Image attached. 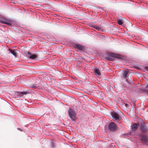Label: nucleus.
<instances>
[{
  "label": "nucleus",
  "mask_w": 148,
  "mask_h": 148,
  "mask_svg": "<svg viewBox=\"0 0 148 148\" xmlns=\"http://www.w3.org/2000/svg\"><path fill=\"white\" fill-rule=\"evenodd\" d=\"M32 87L33 88H36V87L35 86H32Z\"/></svg>",
  "instance_id": "19"
},
{
  "label": "nucleus",
  "mask_w": 148,
  "mask_h": 148,
  "mask_svg": "<svg viewBox=\"0 0 148 148\" xmlns=\"http://www.w3.org/2000/svg\"><path fill=\"white\" fill-rule=\"evenodd\" d=\"M117 23L119 25H122L123 22L122 20L119 19L117 20Z\"/></svg>",
  "instance_id": "16"
},
{
  "label": "nucleus",
  "mask_w": 148,
  "mask_h": 148,
  "mask_svg": "<svg viewBox=\"0 0 148 148\" xmlns=\"http://www.w3.org/2000/svg\"><path fill=\"white\" fill-rule=\"evenodd\" d=\"M75 47L77 49L82 50L84 49V47L83 46L80 44H75Z\"/></svg>",
  "instance_id": "11"
},
{
  "label": "nucleus",
  "mask_w": 148,
  "mask_h": 148,
  "mask_svg": "<svg viewBox=\"0 0 148 148\" xmlns=\"http://www.w3.org/2000/svg\"><path fill=\"white\" fill-rule=\"evenodd\" d=\"M27 93V91L16 92L14 93V96L15 98H18L22 97L23 95H26Z\"/></svg>",
  "instance_id": "3"
},
{
  "label": "nucleus",
  "mask_w": 148,
  "mask_h": 148,
  "mask_svg": "<svg viewBox=\"0 0 148 148\" xmlns=\"http://www.w3.org/2000/svg\"><path fill=\"white\" fill-rule=\"evenodd\" d=\"M147 125H148V124H142L140 126V129L141 131H148V128Z\"/></svg>",
  "instance_id": "7"
},
{
  "label": "nucleus",
  "mask_w": 148,
  "mask_h": 148,
  "mask_svg": "<svg viewBox=\"0 0 148 148\" xmlns=\"http://www.w3.org/2000/svg\"><path fill=\"white\" fill-rule=\"evenodd\" d=\"M37 56L35 54L31 55L29 57V58L30 59H35L37 58Z\"/></svg>",
  "instance_id": "14"
},
{
  "label": "nucleus",
  "mask_w": 148,
  "mask_h": 148,
  "mask_svg": "<svg viewBox=\"0 0 148 148\" xmlns=\"http://www.w3.org/2000/svg\"><path fill=\"white\" fill-rule=\"evenodd\" d=\"M91 26L92 27H93L99 31L101 29V28L100 27L95 25H92Z\"/></svg>",
  "instance_id": "15"
},
{
  "label": "nucleus",
  "mask_w": 148,
  "mask_h": 148,
  "mask_svg": "<svg viewBox=\"0 0 148 148\" xmlns=\"http://www.w3.org/2000/svg\"><path fill=\"white\" fill-rule=\"evenodd\" d=\"M125 105H126V106H127V105H128V104H125Z\"/></svg>",
  "instance_id": "20"
},
{
  "label": "nucleus",
  "mask_w": 148,
  "mask_h": 148,
  "mask_svg": "<svg viewBox=\"0 0 148 148\" xmlns=\"http://www.w3.org/2000/svg\"><path fill=\"white\" fill-rule=\"evenodd\" d=\"M129 72L128 71H125L123 74V78L125 79H126L127 77V74Z\"/></svg>",
  "instance_id": "13"
},
{
  "label": "nucleus",
  "mask_w": 148,
  "mask_h": 148,
  "mask_svg": "<svg viewBox=\"0 0 148 148\" xmlns=\"http://www.w3.org/2000/svg\"><path fill=\"white\" fill-rule=\"evenodd\" d=\"M12 22V21L9 19H1L0 20V23L8 25H10Z\"/></svg>",
  "instance_id": "4"
},
{
  "label": "nucleus",
  "mask_w": 148,
  "mask_h": 148,
  "mask_svg": "<svg viewBox=\"0 0 148 148\" xmlns=\"http://www.w3.org/2000/svg\"><path fill=\"white\" fill-rule=\"evenodd\" d=\"M94 71L95 74L96 75L99 76L101 75L100 71L97 68H95Z\"/></svg>",
  "instance_id": "9"
},
{
  "label": "nucleus",
  "mask_w": 148,
  "mask_h": 148,
  "mask_svg": "<svg viewBox=\"0 0 148 148\" xmlns=\"http://www.w3.org/2000/svg\"><path fill=\"white\" fill-rule=\"evenodd\" d=\"M116 127V126L114 122H111L109 125V129L111 131H113L115 130Z\"/></svg>",
  "instance_id": "5"
},
{
  "label": "nucleus",
  "mask_w": 148,
  "mask_h": 148,
  "mask_svg": "<svg viewBox=\"0 0 148 148\" xmlns=\"http://www.w3.org/2000/svg\"><path fill=\"white\" fill-rule=\"evenodd\" d=\"M111 115L114 121L119 119L120 116L117 113L115 112H113L112 113Z\"/></svg>",
  "instance_id": "6"
},
{
  "label": "nucleus",
  "mask_w": 148,
  "mask_h": 148,
  "mask_svg": "<svg viewBox=\"0 0 148 148\" xmlns=\"http://www.w3.org/2000/svg\"><path fill=\"white\" fill-rule=\"evenodd\" d=\"M142 142L146 145H148V137L145 135H140L139 136Z\"/></svg>",
  "instance_id": "2"
},
{
  "label": "nucleus",
  "mask_w": 148,
  "mask_h": 148,
  "mask_svg": "<svg viewBox=\"0 0 148 148\" xmlns=\"http://www.w3.org/2000/svg\"><path fill=\"white\" fill-rule=\"evenodd\" d=\"M145 69L147 72H148V66L145 67Z\"/></svg>",
  "instance_id": "17"
},
{
  "label": "nucleus",
  "mask_w": 148,
  "mask_h": 148,
  "mask_svg": "<svg viewBox=\"0 0 148 148\" xmlns=\"http://www.w3.org/2000/svg\"><path fill=\"white\" fill-rule=\"evenodd\" d=\"M9 51H10V52H9L8 53H11L15 57H17V53L16 52V51H18L16 49H14L13 50H12L10 49H9Z\"/></svg>",
  "instance_id": "8"
},
{
  "label": "nucleus",
  "mask_w": 148,
  "mask_h": 148,
  "mask_svg": "<svg viewBox=\"0 0 148 148\" xmlns=\"http://www.w3.org/2000/svg\"><path fill=\"white\" fill-rule=\"evenodd\" d=\"M146 88H147V87H148V85H147V86H146Z\"/></svg>",
  "instance_id": "21"
},
{
  "label": "nucleus",
  "mask_w": 148,
  "mask_h": 148,
  "mask_svg": "<svg viewBox=\"0 0 148 148\" xmlns=\"http://www.w3.org/2000/svg\"><path fill=\"white\" fill-rule=\"evenodd\" d=\"M70 119L73 121L75 122L76 118L75 112L71 108H69L68 111Z\"/></svg>",
  "instance_id": "1"
},
{
  "label": "nucleus",
  "mask_w": 148,
  "mask_h": 148,
  "mask_svg": "<svg viewBox=\"0 0 148 148\" xmlns=\"http://www.w3.org/2000/svg\"><path fill=\"white\" fill-rule=\"evenodd\" d=\"M119 56L117 55L114 54L113 53L110 54L109 56L110 58V59H113L114 58H118Z\"/></svg>",
  "instance_id": "10"
},
{
  "label": "nucleus",
  "mask_w": 148,
  "mask_h": 148,
  "mask_svg": "<svg viewBox=\"0 0 148 148\" xmlns=\"http://www.w3.org/2000/svg\"><path fill=\"white\" fill-rule=\"evenodd\" d=\"M138 125L136 124H133L132 126V130L133 131H135L137 129L138 127Z\"/></svg>",
  "instance_id": "12"
},
{
  "label": "nucleus",
  "mask_w": 148,
  "mask_h": 148,
  "mask_svg": "<svg viewBox=\"0 0 148 148\" xmlns=\"http://www.w3.org/2000/svg\"><path fill=\"white\" fill-rule=\"evenodd\" d=\"M17 129L21 131H22V130L20 128H17Z\"/></svg>",
  "instance_id": "18"
}]
</instances>
